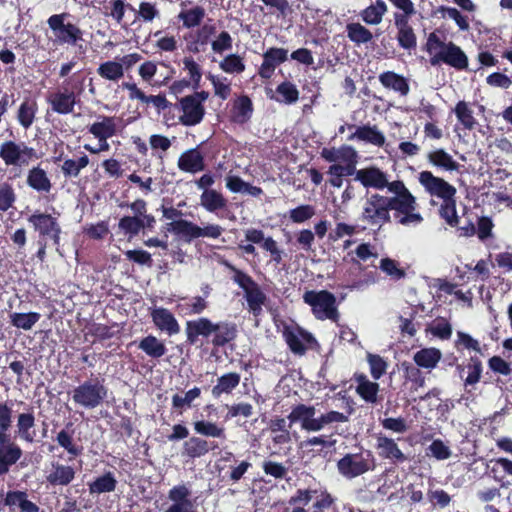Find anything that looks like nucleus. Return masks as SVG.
<instances>
[{"instance_id":"nucleus-9","label":"nucleus","mask_w":512,"mask_h":512,"mask_svg":"<svg viewBox=\"0 0 512 512\" xmlns=\"http://www.w3.org/2000/svg\"><path fill=\"white\" fill-rule=\"evenodd\" d=\"M426 46L436 61L446 64H468V58L460 47L453 42H443L435 33L429 35Z\"/></svg>"},{"instance_id":"nucleus-27","label":"nucleus","mask_w":512,"mask_h":512,"mask_svg":"<svg viewBox=\"0 0 512 512\" xmlns=\"http://www.w3.org/2000/svg\"><path fill=\"white\" fill-rule=\"evenodd\" d=\"M356 393L366 403L376 404L378 402L379 384L370 381L365 374H356Z\"/></svg>"},{"instance_id":"nucleus-22","label":"nucleus","mask_w":512,"mask_h":512,"mask_svg":"<svg viewBox=\"0 0 512 512\" xmlns=\"http://www.w3.org/2000/svg\"><path fill=\"white\" fill-rule=\"evenodd\" d=\"M245 239L253 244H261V247L270 253L271 260L276 264L282 261V251L279 249L277 242L272 237H265L264 232L260 229L249 228L245 231Z\"/></svg>"},{"instance_id":"nucleus-21","label":"nucleus","mask_w":512,"mask_h":512,"mask_svg":"<svg viewBox=\"0 0 512 512\" xmlns=\"http://www.w3.org/2000/svg\"><path fill=\"white\" fill-rule=\"evenodd\" d=\"M403 371V386L408 389L412 401H416L415 393L425 386V376L416 365L404 361L401 363Z\"/></svg>"},{"instance_id":"nucleus-6","label":"nucleus","mask_w":512,"mask_h":512,"mask_svg":"<svg viewBox=\"0 0 512 512\" xmlns=\"http://www.w3.org/2000/svg\"><path fill=\"white\" fill-rule=\"evenodd\" d=\"M59 213H47L35 210L28 216L27 221L37 234L38 240L50 241L52 246L59 250L61 245L62 227L59 221Z\"/></svg>"},{"instance_id":"nucleus-32","label":"nucleus","mask_w":512,"mask_h":512,"mask_svg":"<svg viewBox=\"0 0 512 512\" xmlns=\"http://www.w3.org/2000/svg\"><path fill=\"white\" fill-rule=\"evenodd\" d=\"M227 203L223 194L215 189L205 190L200 195V205L211 213L226 209Z\"/></svg>"},{"instance_id":"nucleus-33","label":"nucleus","mask_w":512,"mask_h":512,"mask_svg":"<svg viewBox=\"0 0 512 512\" xmlns=\"http://www.w3.org/2000/svg\"><path fill=\"white\" fill-rule=\"evenodd\" d=\"M357 138L358 140L382 147L385 144L384 134L378 130L377 126L363 125L357 127L355 133L349 139Z\"/></svg>"},{"instance_id":"nucleus-63","label":"nucleus","mask_w":512,"mask_h":512,"mask_svg":"<svg viewBox=\"0 0 512 512\" xmlns=\"http://www.w3.org/2000/svg\"><path fill=\"white\" fill-rule=\"evenodd\" d=\"M440 12L442 13L443 17H448L455 21L457 24L459 30L461 31H468L470 28L468 19L466 16L462 15L459 10H457L454 7H440Z\"/></svg>"},{"instance_id":"nucleus-15","label":"nucleus","mask_w":512,"mask_h":512,"mask_svg":"<svg viewBox=\"0 0 512 512\" xmlns=\"http://www.w3.org/2000/svg\"><path fill=\"white\" fill-rule=\"evenodd\" d=\"M22 455L23 450L11 440L10 435L0 434V476L7 474Z\"/></svg>"},{"instance_id":"nucleus-55","label":"nucleus","mask_w":512,"mask_h":512,"mask_svg":"<svg viewBox=\"0 0 512 512\" xmlns=\"http://www.w3.org/2000/svg\"><path fill=\"white\" fill-rule=\"evenodd\" d=\"M348 38L357 44L367 43L372 39V33L360 23H350L346 26Z\"/></svg>"},{"instance_id":"nucleus-43","label":"nucleus","mask_w":512,"mask_h":512,"mask_svg":"<svg viewBox=\"0 0 512 512\" xmlns=\"http://www.w3.org/2000/svg\"><path fill=\"white\" fill-rule=\"evenodd\" d=\"M387 10V5L383 0H376L375 3L362 11L361 17L367 24L377 25L382 21Z\"/></svg>"},{"instance_id":"nucleus-53","label":"nucleus","mask_w":512,"mask_h":512,"mask_svg":"<svg viewBox=\"0 0 512 512\" xmlns=\"http://www.w3.org/2000/svg\"><path fill=\"white\" fill-rule=\"evenodd\" d=\"M41 315L37 312L13 313L11 324L19 329L30 330L39 321Z\"/></svg>"},{"instance_id":"nucleus-23","label":"nucleus","mask_w":512,"mask_h":512,"mask_svg":"<svg viewBox=\"0 0 512 512\" xmlns=\"http://www.w3.org/2000/svg\"><path fill=\"white\" fill-rule=\"evenodd\" d=\"M376 449L381 458L389 460L392 464H402L407 460V457L393 438L379 435L377 437Z\"/></svg>"},{"instance_id":"nucleus-57","label":"nucleus","mask_w":512,"mask_h":512,"mask_svg":"<svg viewBox=\"0 0 512 512\" xmlns=\"http://www.w3.org/2000/svg\"><path fill=\"white\" fill-rule=\"evenodd\" d=\"M145 103H151L159 114L163 113L164 117L166 118V121L170 120V118L167 117V114L170 113L171 110L178 108L176 104H172L171 102H169L166 99L165 95L163 94L149 95L147 96Z\"/></svg>"},{"instance_id":"nucleus-29","label":"nucleus","mask_w":512,"mask_h":512,"mask_svg":"<svg viewBox=\"0 0 512 512\" xmlns=\"http://www.w3.org/2000/svg\"><path fill=\"white\" fill-rule=\"evenodd\" d=\"M442 358V353L435 347L422 348L414 356V365L428 370L434 369Z\"/></svg>"},{"instance_id":"nucleus-41","label":"nucleus","mask_w":512,"mask_h":512,"mask_svg":"<svg viewBox=\"0 0 512 512\" xmlns=\"http://www.w3.org/2000/svg\"><path fill=\"white\" fill-rule=\"evenodd\" d=\"M379 79L384 87L393 89L401 95H407L409 92L408 82L401 75L389 71L382 73Z\"/></svg>"},{"instance_id":"nucleus-49","label":"nucleus","mask_w":512,"mask_h":512,"mask_svg":"<svg viewBox=\"0 0 512 512\" xmlns=\"http://www.w3.org/2000/svg\"><path fill=\"white\" fill-rule=\"evenodd\" d=\"M193 426L197 434L213 438L225 437V429L214 422L200 420L194 422Z\"/></svg>"},{"instance_id":"nucleus-40","label":"nucleus","mask_w":512,"mask_h":512,"mask_svg":"<svg viewBox=\"0 0 512 512\" xmlns=\"http://www.w3.org/2000/svg\"><path fill=\"white\" fill-rule=\"evenodd\" d=\"M427 159L432 165L447 171H456L459 168V163L444 149H436L429 152Z\"/></svg>"},{"instance_id":"nucleus-7","label":"nucleus","mask_w":512,"mask_h":512,"mask_svg":"<svg viewBox=\"0 0 512 512\" xmlns=\"http://www.w3.org/2000/svg\"><path fill=\"white\" fill-rule=\"evenodd\" d=\"M104 381L103 378L89 379L75 387L72 391L74 403L86 409H94L101 405L108 393Z\"/></svg>"},{"instance_id":"nucleus-28","label":"nucleus","mask_w":512,"mask_h":512,"mask_svg":"<svg viewBox=\"0 0 512 512\" xmlns=\"http://www.w3.org/2000/svg\"><path fill=\"white\" fill-rule=\"evenodd\" d=\"M75 474L72 466L56 463L46 479L52 486H67L74 480Z\"/></svg>"},{"instance_id":"nucleus-18","label":"nucleus","mask_w":512,"mask_h":512,"mask_svg":"<svg viewBox=\"0 0 512 512\" xmlns=\"http://www.w3.org/2000/svg\"><path fill=\"white\" fill-rule=\"evenodd\" d=\"M5 506H8L11 511L17 507L20 512H40V507L29 500L28 493L25 490L7 491L4 499L0 500V510Z\"/></svg>"},{"instance_id":"nucleus-58","label":"nucleus","mask_w":512,"mask_h":512,"mask_svg":"<svg viewBox=\"0 0 512 512\" xmlns=\"http://www.w3.org/2000/svg\"><path fill=\"white\" fill-rule=\"evenodd\" d=\"M118 227L125 234L136 236L143 229V224L140 222V217L137 216H123L118 223Z\"/></svg>"},{"instance_id":"nucleus-26","label":"nucleus","mask_w":512,"mask_h":512,"mask_svg":"<svg viewBox=\"0 0 512 512\" xmlns=\"http://www.w3.org/2000/svg\"><path fill=\"white\" fill-rule=\"evenodd\" d=\"M315 414L316 409L313 405L300 403L292 407L287 418L290 424L300 423L303 430L310 432L311 423Z\"/></svg>"},{"instance_id":"nucleus-54","label":"nucleus","mask_w":512,"mask_h":512,"mask_svg":"<svg viewBox=\"0 0 512 512\" xmlns=\"http://www.w3.org/2000/svg\"><path fill=\"white\" fill-rule=\"evenodd\" d=\"M457 338L454 342V347L458 352H463L464 350L474 351L476 353H481V347L478 340L474 339L470 334L457 331Z\"/></svg>"},{"instance_id":"nucleus-34","label":"nucleus","mask_w":512,"mask_h":512,"mask_svg":"<svg viewBox=\"0 0 512 512\" xmlns=\"http://www.w3.org/2000/svg\"><path fill=\"white\" fill-rule=\"evenodd\" d=\"M217 446H210L209 442L200 437H191L183 444V455L195 459L206 455L210 450Z\"/></svg>"},{"instance_id":"nucleus-2","label":"nucleus","mask_w":512,"mask_h":512,"mask_svg":"<svg viewBox=\"0 0 512 512\" xmlns=\"http://www.w3.org/2000/svg\"><path fill=\"white\" fill-rule=\"evenodd\" d=\"M186 342L196 345H211L212 351L233 344L238 335L237 325L230 321L213 322L207 317L188 320L185 324Z\"/></svg>"},{"instance_id":"nucleus-24","label":"nucleus","mask_w":512,"mask_h":512,"mask_svg":"<svg viewBox=\"0 0 512 512\" xmlns=\"http://www.w3.org/2000/svg\"><path fill=\"white\" fill-rule=\"evenodd\" d=\"M100 121L94 122L88 127V132L98 140L109 139L117 134L118 124L121 119L115 116L98 115Z\"/></svg>"},{"instance_id":"nucleus-59","label":"nucleus","mask_w":512,"mask_h":512,"mask_svg":"<svg viewBox=\"0 0 512 512\" xmlns=\"http://www.w3.org/2000/svg\"><path fill=\"white\" fill-rule=\"evenodd\" d=\"M353 147L342 145L339 148H323L320 152L321 157L333 164H340L343 161V155H347Z\"/></svg>"},{"instance_id":"nucleus-30","label":"nucleus","mask_w":512,"mask_h":512,"mask_svg":"<svg viewBox=\"0 0 512 512\" xmlns=\"http://www.w3.org/2000/svg\"><path fill=\"white\" fill-rule=\"evenodd\" d=\"M117 479L111 471H106L102 475L96 477L92 482L88 483V490L91 495L111 493L116 490Z\"/></svg>"},{"instance_id":"nucleus-62","label":"nucleus","mask_w":512,"mask_h":512,"mask_svg":"<svg viewBox=\"0 0 512 512\" xmlns=\"http://www.w3.org/2000/svg\"><path fill=\"white\" fill-rule=\"evenodd\" d=\"M315 215V208L312 205H300L289 211V218L294 223H303Z\"/></svg>"},{"instance_id":"nucleus-42","label":"nucleus","mask_w":512,"mask_h":512,"mask_svg":"<svg viewBox=\"0 0 512 512\" xmlns=\"http://www.w3.org/2000/svg\"><path fill=\"white\" fill-rule=\"evenodd\" d=\"M438 212L440 218L443 219L448 226L452 228L458 227L460 217L457 214L456 196L448 200H443Z\"/></svg>"},{"instance_id":"nucleus-20","label":"nucleus","mask_w":512,"mask_h":512,"mask_svg":"<svg viewBox=\"0 0 512 512\" xmlns=\"http://www.w3.org/2000/svg\"><path fill=\"white\" fill-rule=\"evenodd\" d=\"M253 112L254 106L251 98L247 95H240L231 103L229 120L232 123L243 125L251 120Z\"/></svg>"},{"instance_id":"nucleus-46","label":"nucleus","mask_w":512,"mask_h":512,"mask_svg":"<svg viewBox=\"0 0 512 512\" xmlns=\"http://www.w3.org/2000/svg\"><path fill=\"white\" fill-rule=\"evenodd\" d=\"M206 15L205 9L201 6H194L180 12L178 18L182 20L185 28L199 26Z\"/></svg>"},{"instance_id":"nucleus-47","label":"nucleus","mask_w":512,"mask_h":512,"mask_svg":"<svg viewBox=\"0 0 512 512\" xmlns=\"http://www.w3.org/2000/svg\"><path fill=\"white\" fill-rule=\"evenodd\" d=\"M276 93L277 96L275 100L280 103L293 104L297 102L299 98L297 87L289 81L280 83L276 88Z\"/></svg>"},{"instance_id":"nucleus-60","label":"nucleus","mask_w":512,"mask_h":512,"mask_svg":"<svg viewBox=\"0 0 512 512\" xmlns=\"http://www.w3.org/2000/svg\"><path fill=\"white\" fill-rule=\"evenodd\" d=\"M367 361L374 380L380 379L386 373L387 363L380 355L368 353Z\"/></svg>"},{"instance_id":"nucleus-48","label":"nucleus","mask_w":512,"mask_h":512,"mask_svg":"<svg viewBox=\"0 0 512 512\" xmlns=\"http://www.w3.org/2000/svg\"><path fill=\"white\" fill-rule=\"evenodd\" d=\"M174 226L177 230V235L183 237L188 242L200 238V226L191 221L178 219L174 221Z\"/></svg>"},{"instance_id":"nucleus-25","label":"nucleus","mask_w":512,"mask_h":512,"mask_svg":"<svg viewBox=\"0 0 512 512\" xmlns=\"http://www.w3.org/2000/svg\"><path fill=\"white\" fill-rule=\"evenodd\" d=\"M26 184L38 193H49L52 189V182L47 172L40 165L28 170Z\"/></svg>"},{"instance_id":"nucleus-35","label":"nucleus","mask_w":512,"mask_h":512,"mask_svg":"<svg viewBox=\"0 0 512 512\" xmlns=\"http://www.w3.org/2000/svg\"><path fill=\"white\" fill-rule=\"evenodd\" d=\"M138 348L147 356L154 359H159L167 353V348L164 342L151 334L143 337L139 341Z\"/></svg>"},{"instance_id":"nucleus-16","label":"nucleus","mask_w":512,"mask_h":512,"mask_svg":"<svg viewBox=\"0 0 512 512\" xmlns=\"http://www.w3.org/2000/svg\"><path fill=\"white\" fill-rule=\"evenodd\" d=\"M388 174L382 171L377 166H369L358 170L357 181H359L365 188H373L376 190H383L389 186L391 182L388 180Z\"/></svg>"},{"instance_id":"nucleus-44","label":"nucleus","mask_w":512,"mask_h":512,"mask_svg":"<svg viewBox=\"0 0 512 512\" xmlns=\"http://www.w3.org/2000/svg\"><path fill=\"white\" fill-rule=\"evenodd\" d=\"M426 332L431 333L440 340H448L452 336V326L444 317H436L426 328Z\"/></svg>"},{"instance_id":"nucleus-56","label":"nucleus","mask_w":512,"mask_h":512,"mask_svg":"<svg viewBox=\"0 0 512 512\" xmlns=\"http://www.w3.org/2000/svg\"><path fill=\"white\" fill-rule=\"evenodd\" d=\"M342 164H338V170L342 174V176H355V180L357 181V173L356 165L358 163V154L357 151L352 148L351 151L347 155H343Z\"/></svg>"},{"instance_id":"nucleus-45","label":"nucleus","mask_w":512,"mask_h":512,"mask_svg":"<svg viewBox=\"0 0 512 512\" xmlns=\"http://www.w3.org/2000/svg\"><path fill=\"white\" fill-rule=\"evenodd\" d=\"M89 164V158L83 154L77 160L66 159L61 165V172L65 178H77L82 169Z\"/></svg>"},{"instance_id":"nucleus-31","label":"nucleus","mask_w":512,"mask_h":512,"mask_svg":"<svg viewBox=\"0 0 512 512\" xmlns=\"http://www.w3.org/2000/svg\"><path fill=\"white\" fill-rule=\"evenodd\" d=\"M72 423H68L66 427L57 433L56 441L58 445L63 448L71 458L78 457L83 454V446L75 443L73 438V430H69Z\"/></svg>"},{"instance_id":"nucleus-10","label":"nucleus","mask_w":512,"mask_h":512,"mask_svg":"<svg viewBox=\"0 0 512 512\" xmlns=\"http://www.w3.org/2000/svg\"><path fill=\"white\" fill-rule=\"evenodd\" d=\"M0 158L6 166H25L40 156L36 149L26 145L25 142L8 140L0 145Z\"/></svg>"},{"instance_id":"nucleus-37","label":"nucleus","mask_w":512,"mask_h":512,"mask_svg":"<svg viewBox=\"0 0 512 512\" xmlns=\"http://www.w3.org/2000/svg\"><path fill=\"white\" fill-rule=\"evenodd\" d=\"M38 111V104L35 99L26 98L19 106L17 112V120L19 124L28 129L35 120Z\"/></svg>"},{"instance_id":"nucleus-19","label":"nucleus","mask_w":512,"mask_h":512,"mask_svg":"<svg viewBox=\"0 0 512 512\" xmlns=\"http://www.w3.org/2000/svg\"><path fill=\"white\" fill-rule=\"evenodd\" d=\"M150 316L155 327L169 336L176 335L180 332V325L169 309L155 307L151 310Z\"/></svg>"},{"instance_id":"nucleus-5","label":"nucleus","mask_w":512,"mask_h":512,"mask_svg":"<svg viewBox=\"0 0 512 512\" xmlns=\"http://www.w3.org/2000/svg\"><path fill=\"white\" fill-rule=\"evenodd\" d=\"M221 264L233 273L232 281L243 290L248 311L254 317H259L263 311L262 306L267 300V296L260 285L249 274L237 268L228 260H223Z\"/></svg>"},{"instance_id":"nucleus-64","label":"nucleus","mask_w":512,"mask_h":512,"mask_svg":"<svg viewBox=\"0 0 512 512\" xmlns=\"http://www.w3.org/2000/svg\"><path fill=\"white\" fill-rule=\"evenodd\" d=\"M234 462L235 465L230 466V471L226 473V477L232 483H237L243 478V476L249 470V468L252 467V464L247 460L241 462L234 460Z\"/></svg>"},{"instance_id":"nucleus-38","label":"nucleus","mask_w":512,"mask_h":512,"mask_svg":"<svg viewBox=\"0 0 512 512\" xmlns=\"http://www.w3.org/2000/svg\"><path fill=\"white\" fill-rule=\"evenodd\" d=\"M34 426L35 416L32 411L27 413H21L18 415L17 428L21 439H23L26 442L32 443L36 436V432L32 430Z\"/></svg>"},{"instance_id":"nucleus-36","label":"nucleus","mask_w":512,"mask_h":512,"mask_svg":"<svg viewBox=\"0 0 512 512\" xmlns=\"http://www.w3.org/2000/svg\"><path fill=\"white\" fill-rule=\"evenodd\" d=\"M241 376L236 372L223 374L217 379V384L212 388L214 398H219L222 394H230L240 383Z\"/></svg>"},{"instance_id":"nucleus-11","label":"nucleus","mask_w":512,"mask_h":512,"mask_svg":"<svg viewBox=\"0 0 512 512\" xmlns=\"http://www.w3.org/2000/svg\"><path fill=\"white\" fill-rule=\"evenodd\" d=\"M373 468L371 451L347 453L337 462L338 472L347 479L356 478Z\"/></svg>"},{"instance_id":"nucleus-13","label":"nucleus","mask_w":512,"mask_h":512,"mask_svg":"<svg viewBox=\"0 0 512 512\" xmlns=\"http://www.w3.org/2000/svg\"><path fill=\"white\" fill-rule=\"evenodd\" d=\"M418 181L430 196L437 197L442 201L456 196V188L443 178L435 176L431 171L420 172Z\"/></svg>"},{"instance_id":"nucleus-12","label":"nucleus","mask_w":512,"mask_h":512,"mask_svg":"<svg viewBox=\"0 0 512 512\" xmlns=\"http://www.w3.org/2000/svg\"><path fill=\"white\" fill-rule=\"evenodd\" d=\"M68 16L67 13L54 14L47 20L57 44L74 45L82 37V32L76 25L65 22Z\"/></svg>"},{"instance_id":"nucleus-14","label":"nucleus","mask_w":512,"mask_h":512,"mask_svg":"<svg viewBox=\"0 0 512 512\" xmlns=\"http://www.w3.org/2000/svg\"><path fill=\"white\" fill-rule=\"evenodd\" d=\"M207 141L201 142L195 148L184 151L178 158V169L185 173L196 174L206 169L205 155L203 148Z\"/></svg>"},{"instance_id":"nucleus-17","label":"nucleus","mask_w":512,"mask_h":512,"mask_svg":"<svg viewBox=\"0 0 512 512\" xmlns=\"http://www.w3.org/2000/svg\"><path fill=\"white\" fill-rule=\"evenodd\" d=\"M180 108L183 112L180 116V122L184 126H195L204 118L205 109L196 97L185 96L181 98Z\"/></svg>"},{"instance_id":"nucleus-3","label":"nucleus","mask_w":512,"mask_h":512,"mask_svg":"<svg viewBox=\"0 0 512 512\" xmlns=\"http://www.w3.org/2000/svg\"><path fill=\"white\" fill-rule=\"evenodd\" d=\"M287 503L291 512H329L336 508V498L321 486L298 488Z\"/></svg>"},{"instance_id":"nucleus-61","label":"nucleus","mask_w":512,"mask_h":512,"mask_svg":"<svg viewBox=\"0 0 512 512\" xmlns=\"http://www.w3.org/2000/svg\"><path fill=\"white\" fill-rule=\"evenodd\" d=\"M201 389L199 387H193L188 390L184 396L179 394H175L172 397V407L173 409H182L185 406L190 407L191 403L200 396Z\"/></svg>"},{"instance_id":"nucleus-39","label":"nucleus","mask_w":512,"mask_h":512,"mask_svg":"<svg viewBox=\"0 0 512 512\" xmlns=\"http://www.w3.org/2000/svg\"><path fill=\"white\" fill-rule=\"evenodd\" d=\"M348 421V416L339 411H328L318 417H313L310 432H317L324 429L332 423H344Z\"/></svg>"},{"instance_id":"nucleus-51","label":"nucleus","mask_w":512,"mask_h":512,"mask_svg":"<svg viewBox=\"0 0 512 512\" xmlns=\"http://www.w3.org/2000/svg\"><path fill=\"white\" fill-rule=\"evenodd\" d=\"M468 375L464 379L465 388L477 384L483 372V364L478 356H472L467 364Z\"/></svg>"},{"instance_id":"nucleus-8","label":"nucleus","mask_w":512,"mask_h":512,"mask_svg":"<svg viewBox=\"0 0 512 512\" xmlns=\"http://www.w3.org/2000/svg\"><path fill=\"white\" fill-rule=\"evenodd\" d=\"M303 301L311 307L312 313L318 320L329 319L337 321L339 312L335 295L328 290H307L303 294Z\"/></svg>"},{"instance_id":"nucleus-4","label":"nucleus","mask_w":512,"mask_h":512,"mask_svg":"<svg viewBox=\"0 0 512 512\" xmlns=\"http://www.w3.org/2000/svg\"><path fill=\"white\" fill-rule=\"evenodd\" d=\"M84 80L83 76L75 73L63 82L60 89L49 92L46 101L52 111L62 115L72 113L84 90Z\"/></svg>"},{"instance_id":"nucleus-1","label":"nucleus","mask_w":512,"mask_h":512,"mask_svg":"<svg viewBox=\"0 0 512 512\" xmlns=\"http://www.w3.org/2000/svg\"><path fill=\"white\" fill-rule=\"evenodd\" d=\"M389 192L393 195L373 193L366 198L360 215L364 223L381 228L391 222V211L398 224L407 226L423 222V216L417 211V199L402 180L392 181Z\"/></svg>"},{"instance_id":"nucleus-52","label":"nucleus","mask_w":512,"mask_h":512,"mask_svg":"<svg viewBox=\"0 0 512 512\" xmlns=\"http://www.w3.org/2000/svg\"><path fill=\"white\" fill-rule=\"evenodd\" d=\"M17 200L16 192L11 183L5 181L0 183V212H7L14 207Z\"/></svg>"},{"instance_id":"nucleus-50","label":"nucleus","mask_w":512,"mask_h":512,"mask_svg":"<svg viewBox=\"0 0 512 512\" xmlns=\"http://www.w3.org/2000/svg\"><path fill=\"white\" fill-rule=\"evenodd\" d=\"M454 113L465 129L472 130L477 124L476 119L473 116V111L465 101H459L456 104Z\"/></svg>"}]
</instances>
